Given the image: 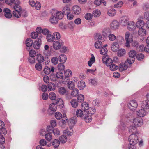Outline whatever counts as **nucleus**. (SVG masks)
Segmentation results:
<instances>
[{
    "mask_svg": "<svg viewBox=\"0 0 149 149\" xmlns=\"http://www.w3.org/2000/svg\"><path fill=\"white\" fill-rule=\"evenodd\" d=\"M63 42L61 41H54L53 43V47L55 50H58L61 47V46L62 45Z\"/></svg>",
    "mask_w": 149,
    "mask_h": 149,
    "instance_id": "10",
    "label": "nucleus"
},
{
    "mask_svg": "<svg viewBox=\"0 0 149 149\" xmlns=\"http://www.w3.org/2000/svg\"><path fill=\"white\" fill-rule=\"evenodd\" d=\"M84 99V96L82 94H80L77 96V102H83Z\"/></svg>",
    "mask_w": 149,
    "mask_h": 149,
    "instance_id": "51",
    "label": "nucleus"
},
{
    "mask_svg": "<svg viewBox=\"0 0 149 149\" xmlns=\"http://www.w3.org/2000/svg\"><path fill=\"white\" fill-rule=\"evenodd\" d=\"M142 120L141 117H137L135 118L133 120V123L135 126L140 127L142 123Z\"/></svg>",
    "mask_w": 149,
    "mask_h": 149,
    "instance_id": "8",
    "label": "nucleus"
},
{
    "mask_svg": "<svg viewBox=\"0 0 149 149\" xmlns=\"http://www.w3.org/2000/svg\"><path fill=\"white\" fill-rule=\"evenodd\" d=\"M84 113H83V111L81 109L77 110L76 112V115L77 117L82 118L84 115Z\"/></svg>",
    "mask_w": 149,
    "mask_h": 149,
    "instance_id": "43",
    "label": "nucleus"
},
{
    "mask_svg": "<svg viewBox=\"0 0 149 149\" xmlns=\"http://www.w3.org/2000/svg\"><path fill=\"white\" fill-rule=\"evenodd\" d=\"M42 41L40 38H38L33 43L34 48L36 49H39L41 44Z\"/></svg>",
    "mask_w": 149,
    "mask_h": 149,
    "instance_id": "9",
    "label": "nucleus"
},
{
    "mask_svg": "<svg viewBox=\"0 0 149 149\" xmlns=\"http://www.w3.org/2000/svg\"><path fill=\"white\" fill-rule=\"evenodd\" d=\"M100 14V12L99 10H95L93 12L92 15L94 17H99Z\"/></svg>",
    "mask_w": 149,
    "mask_h": 149,
    "instance_id": "44",
    "label": "nucleus"
},
{
    "mask_svg": "<svg viewBox=\"0 0 149 149\" xmlns=\"http://www.w3.org/2000/svg\"><path fill=\"white\" fill-rule=\"evenodd\" d=\"M64 63H60L58 65L57 68L58 70L60 71L63 70L65 68V67L63 64Z\"/></svg>",
    "mask_w": 149,
    "mask_h": 149,
    "instance_id": "58",
    "label": "nucleus"
},
{
    "mask_svg": "<svg viewBox=\"0 0 149 149\" xmlns=\"http://www.w3.org/2000/svg\"><path fill=\"white\" fill-rule=\"evenodd\" d=\"M136 112L138 115L141 117H143L146 114V112L143 109H141L139 111H137Z\"/></svg>",
    "mask_w": 149,
    "mask_h": 149,
    "instance_id": "29",
    "label": "nucleus"
},
{
    "mask_svg": "<svg viewBox=\"0 0 149 149\" xmlns=\"http://www.w3.org/2000/svg\"><path fill=\"white\" fill-rule=\"evenodd\" d=\"M78 86L80 90L84 89L86 86L85 82L83 81H80L78 83Z\"/></svg>",
    "mask_w": 149,
    "mask_h": 149,
    "instance_id": "23",
    "label": "nucleus"
},
{
    "mask_svg": "<svg viewBox=\"0 0 149 149\" xmlns=\"http://www.w3.org/2000/svg\"><path fill=\"white\" fill-rule=\"evenodd\" d=\"M116 10L115 9L112 8L108 10L107 14L109 16H113L116 14Z\"/></svg>",
    "mask_w": 149,
    "mask_h": 149,
    "instance_id": "37",
    "label": "nucleus"
},
{
    "mask_svg": "<svg viewBox=\"0 0 149 149\" xmlns=\"http://www.w3.org/2000/svg\"><path fill=\"white\" fill-rule=\"evenodd\" d=\"M68 27L71 30L73 31L74 27V21H70L68 24Z\"/></svg>",
    "mask_w": 149,
    "mask_h": 149,
    "instance_id": "50",
    "label": "nucleus"
},
{
    "mask_svg": "<svg viewBox=\"0 0 149 149\" xmlns=\"http://www.w3.org/2000/svg\"><path fill=\"white\" fill-rule=\"evenodd\" d=\"M64 15L62 13V12H58L56 13L55 15L57 19V20H58V19H61L63 17Z\"/></svg>",
    "mask_w": 149,
    "mask_h": 149,
    "instance_id": "38",
    "label": "nucleus"
},
{
    "mask_svg": "<svg viewBox=\"0 0 149 149\" xmlns=\"http://www.w3.org/2000/svg\"><path fill=\"white\" fill-rule=\"evenodd\" d=\"M136 25L138 28L144 27L145 22L142 20H139L136 23Z\"/></svg>",
    "mask_w": 149,
    "mask_h": 149,
    "instance_id": "21",
    "label": "nucleus"
},
{
    "mask_svg": "<svg viewBox=\"0 0 149 149\" xmlns=\"http://www.w3.org/2000/svg\"><path fill=\"white\" fill-rule=\"evenodd\" d=\"M56 105L60 108H62L64 106V103L62 99L61 98L58 99L56 102Z\"/></svg>",
    "mask_w": 149,
    "mask_h": 149,
    "instance_id": "25",
    "label": "nucleus"
},
{
    "mask_svg": "<svg viewBox=\"0 0 149 149\" xmlns=\"http://www.w3.org/2000/svg\"><path fill=\"white\" fill-rule=\"evenodd\" d=\"M60 141L62 143H64L67 141V139L66 136L64 134L61 136L59 138Z\"/></svg>",
    "mask_w": 149,
    "mask_h": 149,
    "instance_id": "40",
    "label": "nucleus"
},
{
    "mask_svg": "<svg viewBox=\"0 0 149 149\" xmlns=\"http://www.w3.org/2000/svg\"><path fill=\"white\" fill-rule=\"evenodd\" d=\"M50 21L52 24H56L58 23V21L56 17L55 14L54 16L52 15L50 19Z\"/></svg>",
    "mask_w": 149,
    "mask_h": 149,
    "instance_id": "31",
    "label": "nucleus"
},
{
    "mask_svg": "<svg viewBox=\"0 0 149 149\" xmlns=\"http://www.w3.org/2000/svg\"><path fill=\"white\" fill-rule=\"evenodd\" d=\"M104 63L106 64V65L108 67H109L110 65L113 64V61L110 58H107Z\"/></svg>",
    "mask_w": 149,
    "mask_h": 149,
    "instance_id": "46",
    "label": "nucleus"
},
{
    "mask_svg": "<svg viewBox=\"0 0 149 149\" xmlns=\"http://www.w3.org/2000/svg\"><path fill=\"white\" fill-rule=\"evenodd\" d=\"M68 87L70 89L74 90V83L72 81H69L67 83Z\"/></svg>",
    "mask_w": 149,
    "mask_h": 149,
    "instance_id": "34",
    "label": "nucleus"
},
{
    "mask_svg": "<svg viewBox=\"0 0 149 149\" xmlns=\"http://www.w3.org/2000/svg\"><path fill=\"white\" fill-rule=\"evenodd\" d=\"M125 54V50L124 49H121L118 50L117 52V55L118 56L121 57Z\"/></svg>",
    "mask_w": 149,
    "mask_h": 149,
    "instance_id": "32",
    "label": "nucleus"
},
{
    "mask_svg": "<svg viewBox=\"0 0 149 149\" xmlns=\"http://www.w3.org/2000/svg\"><path fill=\"white\" fill-rule=\"evenodd\" d=\"M119 25V23L116 20H114L111 24V28L113 30L117 29Z\"/></svg>",
    "mask_w": 149,
    "mask_h": 149,
    "instance_id": "15",
    "label": "nucleus"
},
{
    "mask_svg": "<svg viewBox=\"0 0 149 149\" xmlns=\"http://www.w3.org/2000/svg\"><path fill=\"white\" fill-rule=\"evenodd\" d=\"M100 101L97 99H96L94 100L92 102L94 106H98L100 104Z\"/></svg>",
    "mask_w": 149,
    "mask_h": 149,
    "instance_id": "61",
    "label": "nucleus"
},
{
    "mask_svg": "<svg viewBox=\"0 0 149 149\" xmlns=\"http://www.w3.org/2000/svg\"><path fill=\"white\" fill-rule=\"evenodd\" d=\"M55 76L57 78L64 79H64L65 77L63 76V73L61 72H56L55 74Z\"/></svg>",
    "mask_w": 149,
    "mask_h": 149,
    "instance_id": "42",
    "label": "nucleus"
},
{
    "mask_svg": "<svg viewBox=\"0 0 149 149\" xmlns=\"http://www.w3.org/2000/svg\"><path fill=\"white\" fill-rule=\"evenodd\" d=\"M145 47H144L143 45H142L138 46L137 47L136 49L139 51V52H143L145 51Z\"/></svg>",
    "mask_w": 149,
    "mask_h": 149,
    "instance_id": "63",
    "label": "nucleus"
},
{
    "mask_svg": "<svg viewBox=\"0 0 149 149\" xmlns=\"http://www.w3.org/2000/svg\"><path fill=\"white\" fill-rule=\"evenodd\" d=\"M125 39L126 42L125 43V45L127 47H130V43L132 41L133 39L132 36L130 35L128 32H127L125 34Z\"/></svg>",
    "mask_w": 149,
    "mask_h": 149,
    "instance_id": "5",
    "label": "nucleus"
},
{
    "mask_svg": "<svg viewBox=\"0 0 149 149\" xmlns=\"http://www.w3.org/2000/svg\"><path fill=\"white\" fill-rule=\"evenodd\" d=\"M81 109L83 110L84 111V112H85V111L89 109L88 103L86 102H84L81 105Z\"/></svg>",
    "mask_w": 149,
    "mask_h": 149,
    "instance_id": "24",
    "label": "nucleus"
},
{
    "mask_svg": "<svg viewBox=\"0 0 149 149\" xmlns=\"http://www.w3.org/2000/svg\"><path fill=\"white\" fill-rule=\"evenodd\" d=\"M49 97L51 100H54L56 98V95L54 92H52L49 93Z\"/></svg>",
    "mask_w": 149,
    "mask_h": 149,
    "instance_id": "57",
    "label": "nucleus"
},
{
    "mask_svg": "<svg viewBox=\"0 0 149 149\" xmlns=\"http://www.w3.org/2000/svg\"><path fill=\"white\" fill-rule=\"evenodd\" d=\"M35 68L38 71H41L42 70V65L39 63H37L36 64Z\"/></svg>",
    "mask_w": 149,
    "mask_h": 149,
    "instance_id": "53",
    "label": "nucleus"
},
{
    "mask_svg": "<svg viewBox=\"0 0 149 149\" xmlns=\"http://www.w3.org/2000/svg\"><path fill=\"white\" fill-rule=\"evenodd\" d=\"M53 36L54 37V39L58 40L60 38V35L59 33L55 32L53 34Z\"/></svg>",
    "mask_w": 149,
    "mask_h": 149,
    "instance_id": "59",
    "label": "nucleus"
},
{
    "mask_svg": "<svg viewBox=\"0 0 149 149\" xmlns=\"http://www.w3.org/2000/svg\"><path fill=\"white\" fill-rule=\"evenodd\" d=\"M100 52L101 54L102 55H104L106 54L107 52V48H104L102 47L101 49H100Z\"/></svg>",
    "mask_w": 149,
    "mask_h": 149,
    "instance_id": "52",
    "label": "nucleus"
},
{
    "mask_svg": "<svg viewBox=\"0 0 149 149\" xmlns=\"http://www.w3.org/2000/svg\"><path fill=\"white\" fill-rule=\"evenodd\" d=\"M43 71L45 74H48L51 72L53 73L54 72V68L53 67H51L50 68L48 66H46L44 68Z\"/></svg>",
    "mask_w": 149,
    "mask_h": 149,
    "instance_id": "11",
    "label": "nucleus"
},
{
    "mask_svg": "<svg viewBox=\"0 0 149 149\" xmlns=\"http://www.w3.org/2000/svg\"><path fill=\"white\" fill-rule=\"evenodd\" d=\"M36 60L39 63H42L47 65L50 62V60L49 58L47 57H44L43 56L40 54H38L36 56Z\"/></svg>",
    "mask_w": 149,
    "mask_h": 149,
    "instance_id": "3",
    "label": "nucleus"
},
{
    "mask_svg": "<svg viewBox=\"0 0 149 149\" xmlns=\"http://www.w3.org/2000/svg\"><path fill=\"white\" fill-rule=\"evenodd\" d=\"M100 43L97 41L95 43V48L98 49H100L102 47V42Z\"/></svg>",
    "mask_w": 149,
    "mask_h": 149,
    "instance_id": "48",
    "label": "nucleus"
},
{
    "mask_svg": "<svg viewBox=\"0 0 149 149\" xmlns=\"http://www.w3.org/2000/svg\"><path fill=\"white\" fill-rule=\"evenodd\" d=\"M148 101L147 100H145L142 101L141 103V106L142 108L145 109H147L149 108V104Z\"/></svg>",
    "mask_w": 149,
    "mask_h": 149,
    "instance_id": "20",
    "label": "nucleus"
},
{
    "mask_svg": "<svg viewBox=\"0 0 149 149\" xmlns=\"http://www.w3.org/2000/svg\"><path fill=\"white\" fill-rule=\"evenodd\" d=\"M120 22L122 25L125 26L127 25L129 23L128 20L126 17H122Z\"/></svg>",
    "mask_w": 149,
    "mask_h": 149,
    "instance_id": "26",
    "label": "nucleus"
},
{
    "mask_svg": "<svg viewBox=\"0 0 149 149\" xmlns=\"http://www.w3.org/2000/svg\"><path fill=\"white\" fill-rule=\"evenodd\" d=\"M60 142L58 139H55L52 142V144L54 148H56L59 146Z\"/></svg>",
    "mask_w": 149,
    "mask_h": 149,
    "instance_id": "35",
    "label": "nucleus"
},
{
    "mask_svg": "<svg viewBox=\"0 0 149 149\" xmlns=\"http://www.w3.org/2000/svg\"><path fill=\"white\" fill-rule=\"evenodd\" d=\"M14 11H13V15L14 17L17 18H19L21 17V15L20 14V11L21 10V9L19 10V9H14Z\"/></svg>",
    "mask_w": 149,
    "mask_h": 149,
    "instance_id": "22",
    "label": "nucleus"
},
{
    "mask_svg": "<svg viewBox=\"0 0 149 149\" xmlns=\"http://www.w3.org/2000/svg\"><path fill=\"white\" fill-rule=\"evenodd\" d=\"M119 69L120 71H122L127 70L128 68L127 65L123 63H120L119 66Z\"/></svg>",
    "mask_w": 149,
    "mask_h": 149,
    "instance_id": "36",
    "label": "nucleus"
},
{
    "mask_svg": "<svg viewBox=\"0 0 149 149\" xmlns=\"http://www.w3.org/2000/svg\"><path fill=\"white\" fill-rule=\"evenodd\" d=\"M68 123L70 126L69 127L64 131L63 134L66 136H70L73 134V127L74 126V117L71 118L67 121Z\"/></svg>",
    "mask_w": 149,
    "mask_h": 149,
    "instance_id": "1",
    "label": "nucleus"
},
{
    "mask_svg": "<svg viewBox=\"0 0 149 149\" xmlns=\"http://www.w3.org/2000/svg\"><path fill=\"white\" fill-rule=\"evenodd\" d=\"M111 47L112 51L116 52L118 50L119 47V46L117 42H116L112 44Z\"/></svg>",
    "mask_w": 149,
    "mask_h": 149,
    "instance_id": "17",
    "label": "nucleus"
},
{
    "mask_svg": "<svg viewBox=\"0 0 149 149\" xmlns=\"http://www.w3.org/2000/svg\"><path fill=\"white\" fill-rule=\"evenodd\" d=\"M137 59L139 61H142L144 58V55L142 53H139L136 56Z\"/></svg>",
    "mask_w": 149,
    "mask_h": 149,
    "instance_id": "47",
    "label": "nucleus"
},
{
    "mask_svg": "<svg viewBox=\"0 0 149 149\" xmlns=\"http://www.w3.org/2000/svg\"><path fill=\"white\" fill-rule=\"evenodd\" d=\"M128 141L129 145H135L139 141L138 137L136 134H132L129 137Z\"/></svg>",
    "mask_w": 149,
    "mask_h": 149,
    "instance_id": "4",
    "label": "nucleus"
},
{
    "mask_svg": "<svg viewBox=\"0 0 149 149\" xmlns=\"http://www.w3.org/2000/svg\"><path fill=\"white\" fill-rule=\"evenodd\" d=\"M33 42L32 40L30 38H27L26 41V46L29 47H31L33 44Z\"/></svg>",
    "mask_w": 149,
    "mask_h": 149,
    "instance_id": "41",
    "label": "nucleus"
},
{
    "mask_svg": "<svg viewBox=\"0 0 149 149\" xmlns=\"http://www.w3.org/2000/svg\"><path fill=\"white\" fill-rule=\"evenodd\" d=\"M55 118L58 120H60L62 118V115L61 114L58 112L55 113Z\"/></svg>",
    "mask_w": 149,
    "mask_h": 149,
    "instance_id": "64",
    "label": "nucleus"
},
{
    "mask_svg": "<svg viewBox=\"0 0 149 149\" xmlns=\"http://www.w3.org/2000/svg\"><path fill=\"white\" fill-rule=\"evenodd\" d=\"M12 3H14L15 5L13 7L14 9H19V10H21V7L20 6V2L19 0H13Z\"/></svg>",
    "mask_w": 149,
    "mask_h": 149,
    "instance_id": "12",
    "label": "nucleus"
},
{
    "mask_svg": "<svg viewBox=\"0 0 149 149\" xmlns=\"http://www.w3.org/2000/svg\"><path fill=\"white\" fill-rule=\"evenodd\" d=\"M70 12V8L68 6H66L64 7L62 10V13L63 14L67 15V14L69 13Z\"/></svg>",
    "mask_w": 149,
    "mask_h": 149,
    "instance_id": "33",
    "label": "nucleus"
},
{
    "mask_svg": "<svg viewBox=\"0 0 149 149\" xmlns=\"http://www.w3.org/2000/svg\"><path fill=\"white\" fill-rule=\"evenodd\" d=\"M127 28L130 31H133L135 29L136 24L133 22H130L127 25Z\"/></svg>",
    "mask_w": 149,
    "mask_h": 149,
    "instance_id": "18",
    "label": "nucleus"
},
{
    "mask_svg": "<svg viewBox=\"0 0 149 149\" xmlns=\"http://www.w3.org/2000/svg\"><path fill=\"white\" fill-rule=\"evenodd\" d=\"M42 131H43L44 133H42V132H40V134L42 136H45V139L48 141H50L52 138V136L51 133H46L45 130H43Z\"/></svg>",
    "mask_w": 149,
    "mask_h": 149,
    "instance_id": "7",
    "label": "nucleus"
},
{
    "mask_svg": "<svg viewBox=\"0 0 149 149\" xmlns=\"http://www.w3.org/2000/svg\"><path fill=\"white\" fill-rule=\"evenodd\" d=\"M59 61L61 63H65L67 60V58L66 55L63 54H61L59 56Z\"/></svg>",
    "mask_w": 149,
    "mask_h": 149,
    "instance_id": "30",
    "label": "nucleus"
},
{
    "mask_svg": "<svg viewBox=\"0 0 149 149\" xmlns=\"http://www.w3.org/2000/svg\"><path fill=\"white\" fill-rule=\"evenodd\" d=\"M136 130V128L135 126H130L129 128V132L132 134H134Z\"/></svg>",
    "mask_w": 149,
    "mask_h": 149,
    "instance_id": "62",
    "label": "nucleus"
},
{
    "mask_svg": "<svg viewBox=\"0 0 149 149\" xmlns=\"http://www.w3.org/2000/svg\"><path fill=\"white\" fill-rule=\"evenodd\" d=\"M109 66H110V70L112 71L116 70L118 68V67L117 65L113 63L110 65Z\"/></svg>",
    "mask_w": 149,
    "mask_h": 149,
    "instance_id": "55",
    "label": "nucleus"
},
{
    "mask_svg": "<svg viewBox=\"0 0 149 149\" xmlns=\"http://www.w3.org/2000/svg\"><path fill=\"white\" fill-rule=\"evenodd\" d=\"M7 132L6 128L3 127L0 129V134L3 136H5L7 134Z\"/></svg>",
    "mask_w": 149,
    "mask_h": 149,
    "instance_id": "56",
    "label": "nucleus"
},
{
    "mask_svg": "<svg viewBox=\"0 0 149 149\" xmlns=\"http://www.w3.org/2000/svg\"><path fill=\"white\" fill-rule=\"evenodd\" d=\"M128 106V107L130 110H134L137 107L138 104L135 100H133L130 101Z\"/></svg>",
    "mask_w": 149,
    "mask_h": 149,
    "instance_id": "6",
    "label": "nucleus"
},
{
    "mask_svg": "<svg viewBox=\"0 0 149 149\" xmlns=\"http://www.w3.org/2000/svg\"><path fill=\"white\" fill-rule=\"evenodd\" d=\"M64 74L65 77V79H66L68 80L69 79V78L71 77L72 75V71L69 69H67L65 70L64 72Z\"/></svg>",
    "mask_w": 149,
    "mask_h": 149,
    "instance_id": "16",
    "label": "nucleus"
},
{
    "mask_svg": "<svg viewBox=\"0 0 149 149\" xmlns=\"http://www.w3.org/2000/svg\"><path fill=\"white\" fill-rule=\"evenodd\" d=\"M20 14L21 15V16L23 17H26L28 16V14L27 11L25 10H22L20 11Z\"/></svg>",
    "mask_w": 149,
    "mask_h": 149,
    "instance_id": "60",
    "label": "nucleus"
},
{
    "mask_svg": "<svg viewBox=\"0 0 149 149\" xmlns=\"http://www.w3.org/2000/svg\"><path fill=\"white\" fill-rule=\"evenodd\" d=\"M46 39L49 42H52L54 40V37L53 35H52L50 33L48 34V35L47 36Z\"/></svg>",
    "mask_w": 149,
    "mask_h": 149,
    "instance_id": "39",
    "label": "nucleus"
},
{
    "mask_svg": "<svg viewBox=\"0 0 149 149\" xmlns=\"http://www.w3.org/2000/svg\"><path fill=\"white\" fill-rule=\"evenodd\" d=\"M96 37L97 38L98 40V42H104V39L100 34L99 33L97 34L96 36Z\"/></svg>",
    "mask_w": 149,
    "mask_h": 149,
    "instance_id": "45",
    "label": "nucleus"
},
{
    "mask_svg": "<svg viewBox=\"0 0 149 149\" xmlns=\"http://www.w3.org/2000/svg\"><path fill=\"white\" fill-rule=\"evenodd\" d=\"M58 92L60 94L64 95L66 93V90L64 87H61L59 88Z\"/></svg>",
    "mask_w": 149,
    "mask_h": 149,
    "instance_id": "49",
    "label": "nucleus"
},
{
    "mask_svg": "<svg viewBox=\"0 0 149 149\" xmlns=\"http://www.w3.org/2000/svg\"><path fill=\"white\" fill-rule=\"evenodd\" d=\"M4 13V15L7 18H10L11 17L12 15L11 13V10L8 8H5L3 10Z\"/></svg>",
    "mask_w": 149,
    "mask_h": 149,
    "instance_id": "14",
    "label": "nucleus"
},
{
    "mask_svg": "<svg viewBox=\"0 0 149 149\" xmlns=\"http://www.w3.org/2000/svg\"><path fill=\"white\" fill-rule=\"evenodd\" d=\"M143 28L144 27L139 28V29L138 31V33L139 35L140 36H143L146 35V30Z\"/></svg>",
    "mask_w": 149,
    "mask_h": 149,
    "instance_id": "19",
    "label": "nucleus"
},
{
    "mask_svg": "<svg viewBox=\"0 0 149 149\" xmlns=\"http://www.w3.org/2000/svg\"><path fill=\"white\" fill-rule=\"evenodd\" d=\"M128 54L129 58L127 59L125 62H127L129 64H131L134 62L135 57L136 56V53L135 50H132L130 51Z\"/></svg>",
    "mask_w": 149,
    "mask_h": 149,
    "instance_id": "2",
    "label": "nucleus"
},
{
    "mask_svg": "<svg viewBox=\"0 0 149 149\" xmlns=\"http://www.w3.org/2000/svg\"><path fill=\"white\" fill-rule=\"evenodd\" d=\"M76 9V10H75V15H78L80 14L81 13V8L78 6L77 5H75V9Z\"/></svg>",
    "mask_w": 149,
    "mask_h": 149,
    "instance_id": "54",
    "label": "nucleus"
},
{
    "mask_svg": "<svg viewBox=\"0 0 149 149\" xmlns=\"http://www.w3.org/2000/svg\"><path fill=\"white\" fill-rule=\"evenodd\" d=\"M82 118L84 119L86 123H88L92 120V117L91 116L85 114Z\"/></svg>",
    "mask_w": 149,
    "mask_h": 149,
    "instance_id": "27",
    "label": "nucleus"
},
{
    "mask_svg": "<svg viewBox=\"0 0 149 149\" xmlns=\"http://www.w3.org/2000/svg\"><path fill=\"white\" fill-rule=\"evenodd\" d=\"M47 87L49 91H53L55 89L56 85L53 83L49 82L47 85Z\"/></svg>",
    "mask_w": 149,
    "mask_h": 149,
    "instance_id": "28",
    "label": "nucleus"
},
{
    "mask_svg": "<svg viewBox=\"0 0 149 149\" xmlns=\"http://www.w3.org/2000/svg\"><path fill=\"white\" fill-rule=\"evenodd\" d=\"M56 105L54 103L50 104L49 109L48 110V112L49 113V111H51L52 112L49 113V114H52L54 112L56 111L57 109Z\"/></svg>",
    "mask_w": 149,
    "mask_h": 149,
    "instance_id": "13",
    "label": "nucleus"
}]
</instances>
